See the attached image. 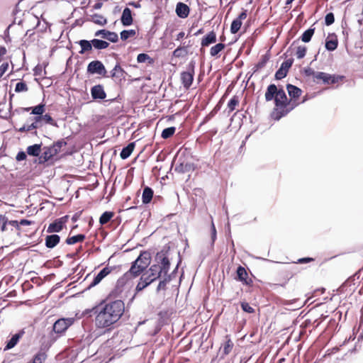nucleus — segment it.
<instances>
[{"instance_id": "nucleus-18", "label": "nucleus", "mask_w": 363, "mask_h": 363, "mask_svg": "<svg viewBox=\"0 0 363 363\" xmlns=\"http://www.w3.org/2000/svg\"><path fill=\"white\" fill-rule=\"evenodd\" d=\"M179 163L175 167V172L179 173H185L194 171V164L191 162H185L184 161H181L179 159Z\"/></svg>"}, {"instance_id": "nucleus-58", "label": "nucleus", "mask_w": 363, "mask_h": 363, "mask_svg": "<svg viewBox=\"0 0 363 363\" xmlns=\"http://www.w3.org/2000/svg\"><path fill=\"white\" fill-rule=\"evenodd\" d=\"M7 227L9 228V230H13V228H16V230H19V223L18 220H9L7 218Z\"/></svg>"}, {"instance_id": "nucleus-26", "label": "nucleus", "mask_w": 363, "mask_h": 363, "mask_svg": "<svg viewBox=\"0 0 363 363\" xmlns=\"http://www.w3.org/2000/svg\"><path fill=\"white\" fill-rule=\"evenodd\" d=\"M216 42V34L212 30L206 35L201 40V45L202 47H208L211 44Z\"/></svg>"}, {"instance_id": "nucleus-50", "label": "nucleus", "mask_w": 363, "mask_h": 363, "mask_svg": "<svg viewBox=\"0 0 363 363\" xmlns=\"http://www.w3.org/2000/svg\"><path fill=\"white\" fill-rule=\"evenodd\" d=\"M242 22L240 21L238 19H234L232 23H231V26H230V33L232 34H235L237 33L239 30L240 29L241 26H242Z\"/></svg>"}, {"instance_id": "nucleus-5", "label": "nucleus", "mask_w": 363, "mask_h": 363, "mask_svg": "<svg viewBox=\"0 0 363 363\" xmlns=\"http://www.w3.org/2000/svg\"><path fill=\"white\" fill-rule=\"evenodd\" d=\"M143 271L140 269L138 262L133 261L131 263L130 268L116 282V288L119 289L126 284L130 280L140 276Z\"/></svg>"}, {"instance_id": "nucleus-61", "label": "nucleus", "mask_w": 363, "mask_h": 363, "mask_svg": "<svg viewBox=\"0 0 363 363\" xmlns=\"http://www.w3.org/2000/svg\"><path fill=\"white\" fill-rule=\"evenodd\" d=\"M241 308L242 309L248 313H253L255 312V309L250 306V304L247 302H242L241 303Z\"/></svg>"}, {"instance_id": "nucleus-35", "label": "nucleus", "mask_w": 363, "mask_h": 363, "mask_svg": "<svg viewBox=\"0 0 363 363\" xmlns=\"http://www.w3.org/2000/svg\"><path fill=\"white\" fill-rule=\"evenodd\" d=\"M46 359L47 354L45 352L40 350L33 356L32 360L27 363H43Z\"/></svg>"}, {"instance_id": "nucleus-3", "label": "nucleus", "mask_w": 363, "mask_h": 363, "mask_svg": "<svg viewBox=\"0 0 363 363\" xmlns=\"http://www.w3.org/2000/svg\"><path fill=\"white\" fill-rule=\"evenodd\" d=\"M169 251L170 247L167 245H164L162 249L157 252L155 261L157 264H154L152 266L157 267V274L162 277V274H169L168 272L170 269V260H169Z\"/></svg>"}, {"instance_id": "nucleus-20", "label": "nucleus", "mask_w": 363, "mask_h": 363, "mask_svg": "<svg viewBox=\"0 0 363 363\" xmlns=\"http://www.w3.org/2000/svg\"><path fill=\"white\" fill-rule=\"evenodd\" d=\"M176 13L181 18H186L190 11V9L188 5L182 2H178L176 5Z\"/></svg>"}, {"instance_id": "nucleus-22", "label": "nucleus", "mask_w": 363, "mask_h": 363, "mask_svg": "<svg viewBox=\"0 0 363 363\" xmlns=\"http://www.w3.org/2000/svg\"><path fill=\"white\" fill-rule=\"evenodd\" d=\"M338 45V40L337 35L335 33L329 35L325 40V49L328 51H334L337 49Z\"/></svg>"}, {"instance_id": "nucleus-16", "label": "nucleus", "mask_w": 363, "mask_h": 363, "mask_svg": "<svg viewBox=\"0 0 363 363\" xmlns=\"http://www.w3.org/2000/svg\"><path fill=\"white\" fill-rule=\"evenodd\" d=\"M121 22L123 26H129L133 23L132 11L128 7L123 9L121 16Z\"/></svg>"}, {"instance_id": "nucleus-25", "label": "nucleus", "mask_w": 363, "mask_h": 363, "mask_svg": "<svg viewBox=\"0 0 363 363\" xmlns=\"http://www.w3.org/2000/svg\"><path fill=\"white\" fill-rule=\"evenodd\" d=\"M287 107H276L274 108V111L272 113V117L276 120L279 121L282 117L285 116L288 114V113L293 108L287 109Z\"/></svg>"}, {"instance_id": "nucleus-59", "label": "nucleus", "mask_w": 363, "mask_h": 363, "mask_svg": "<svg viewBox=\"0 0 363 363\" xmlns=\"http://www.w3.org/2000/svg\"><path fill=\"white\" fill-rule=\"evenodd\" d=\"M334 21H335V16H334L333 13H332V12L328 13L325 17V25L330 26L334 23Z\"/></svg>"}, {"instance_id": "nucleus-54", "label": "nucleus", "mask_w": 363, "mask_h": 363, "mask_svg": "<svg viewBox=\"0 0 363 363\" xmlns=\"http://www.w3.org/2000/svg\"><path fill=\"white\" fill-rule=\"evenodd\" d=\"M28 88L26 83L23 81L16 83V86H15V91L17 93L26 91H28Z\"/></svg>"}, {"instance_id": "nucleus-64", "label": "nucleus", "mask_w": 363, "mask_h": 363, "mask_svg": "<svg viewBox=\"0 0 363 363\" xmlns=\"http://www.w3.org/2000/svg\"><path fill=\"white\" fill-rule=\"evenodd\" d=\"M45 147L46 150H48L52 157H53L54 156L57 155L59 153V151L53 146V145Z\"/></svg>"}, {"instance_id": "nucleus-12", "label": "nucleus", "mask_w": 363, "mask_h": 363, "mask_svg": "<svg viewBox=\"0 0 363 363\" xmlns=\"http://www.w3.org/2000/svg\"><path fill=\"white\" fill-rule=\"evenodd\" d=\"M94 35L96 37L101 36L103 38H105L111 43H117L118 41V35L116 33L109 31L105 29H101L97 30L95 33Z\"/></svg>"}, {"instance_id": "nucleus-2", "label": "nucleus", "mask_w": 363, "mask_h": 363, "mask_svg": "<svg viewBox=\"0 0 363 363\" xmlns=\"http://www.w3.org/2000/svg\"><path fill=\"white\" fill-rule=\"evenodd\" d=\"M74 322V318H62L57 320L54 323L52 329L49 333V345H52L60 336L63 335Z\"/></svg>"}, {"instance_id": "nucleus-48", "label": "nucleus", "mask_w": 363, "mask_h": 363, "mask_svg": "<svg viewBox=\"0 0 363 363\" xmlns=\"http://www.w3.org/2000/svg\"><path fill=\"white\" fill-rule=\"evenodd\" d=\"M135 34H136V31L133 29L123 30L121 32L120 36H121V39L122 40L125 41V40H128L129 38L135 36Z\"/></svg>"}, {"instance_id": "nucleus-31", "label": "nucleus", "mask_w": 363, "mask_h": 363, "mask_svg": "<svg viewBox=\"0 0 363 363\" xmlns=\"http://www.w3.org/2000/svg\"><path fill=\"white\" fill-rule=\"evenodd\" d=\"M135 148V142L130 143L128 145L123 147L121 153L120 157L123 160H125L128 158L130 155L132 154L133 150Z\"/></svg>"}, {"instance_id": "nucleus-21", "label": "nucleus", "mask_w": 363, "mask_h": 363, "mask_svg": "<svg viewBox=\"0 0 363 363\" xmlns=\"http://www.w3.org/2000/svg\"><path fill=\"white\" fill-rule=\"evenodd\" d=\"M33 122L30 125H23L21 128H20L18 131L21 133L28 132L33 130H36L37 128L42 126V124H40V117H33L30 118Z\"/></svg>"}, {"instance_id": "nucleus-32", "label": "nucleus", "mask_w": 363, "mask_h": 363, "mask_svg": "<svg viewBox=\"0 0 363 363\" xmlns=\"http://www.w3.org/2000/svg\"><path fill=\"white\" fill-rule=\"evenodd\" d=\"M64 227L61 225L57 218L55 219L52 223H50L47 228V233H59L60 232Z\"/></svg>"}, {"instance_id": "nucleus-29", "label": "nucleus", "mask_w": 363, "mask_h": 363, "mask_svg": "<svg viewBox=\"0 0 363 363\" xmlns=\"http://www.w3.org/2000/svg\"><path fill=\"white\" fill-rule=\"evenodd\" d=\"M286 89L289 95L292 99H298L302 93V91L300 88L291 84H286Z\"/></svg>"}, {"instance_id": "nucleus-17", "label": "nucleus", "mask_w": 363, "mask_h": 363, "mask_svg": "<svg viewBox=\"0 0 363 363\" xmlns=\"http://www.w3.org/2000/svg\"><path fill=\"white\" fill-rule=\"evenodd\" d=\"M91 94L93 99H104L106 96V94L104 91V86L101 84H97L91 87Z\"/></svg>"}, {"instance_id": "nucleus-13", "label": "nucleus", "mask_w": 363, "mask_h": 363, "mask_svg": "<svg viewBox=\"0 0 363 363\" xmlns=\"http://www.w3.org/2000/svg\"><path fill=\"white\" fill-rule=\"evenodd\" d=\"M289 104L286 94L282 87L279 89L277 97L274 101L276 107H287Z\"/></svg>"}, {"instance_id": "nucleus-57", "label": "nucleus", "mask_w": 363, "mask_h": 363, "mask_svg": "<svg viewBox=\"0 0 363 363\" xmlns=\"http://www.w3.org/2000/svg\"><path fill=\"white\" fill-rule=\"evenodd\" d=\"M307 48L306 46H298L296 50V57L298 59H302L306 56Z\"/></svg>"}, {"instance_id": "nucleus-30", "label": "nucleus", "mask_w": 363, "mask_h": 363, "mask_svg": "<svg viewBox=\"0 0 363 363\" xmlns=\"http://www.w3.org/2000/svg\"><path fill=\"white\" fill-rule=\"evenodd\" d=\"M154 191L152 188L149 186H145L143 189V195H142V201L144 204H147L150 203L152 199Z\"/></svg>"}, {"instance_id": "nucleus-39", "label": "nucleus", "mask_w": 363, "mask_h": 363, "mask_svg": "<svg viewBox=\"0 0 363 363\" xmlns=\"http://www.w3.org/2000/svg\"><path fill=\"white\" fill-rule=\"evenodd\" d=\"M39 117H40V124H42V125H43V122H44L45 124H50L52 126L58 127L57 122L55 121H54V119L52 118V116L50 114L46 113V114L42 115L41 116H39Z\"/></svg>"}, {"instance_id": "nucleus-4", "label": "nucleus", "mask_w": 363, "mask_h": 363, "mask_svg": "<svg viewBox=\"0 0 363 363\" xmlns=\"http://www.w3.org/2000/svg\"><path fill=\"white\" fill-rule=\"evenodd\" d=\"M157 267L151 266L145 272L142 273L140 281L135 287V293L143 291L155 281L159 279L161 276L157 274Z\"/></svg>"}, {"instance_id": "nucleus-23", "label": "nucleus", "mask_w": 363, "mask_h": 363, "mask_svg": "<svg viewBox=\"0 0 363 363\" xmlns=\"http://www.w3.org/2000/svg\"><path fill=\"white\" fill-rule=\"evenodd\" d=\"M24 334V330H21L15 335H13L9 340L7 341L4 347V350H9L13 348L18 342L19 340Z\"/></svg>"}, {"instance_id": "nucleus-53", "label": "nucleus", "mask_w": 363, "mask_h": 363, "mask_svg": "<svg viewBox=\"0 0 363 363\" xmlns=\"http://www.w3.org/2000/svg\"><path fill=\"white\" fill-rule=\"evenodd\" d=\"M218 108L215 107L208 115H206L203 119L202 122L200 123V126L208 122L216 114L218 111Z\"/></svg>"}, {"instance_id": "nucleus-55", "label": "nucleus", "mask_w": 363, "mask_h": 363, "mask_svg": "<svg viewBox=\"0 0 363 363\" xmlns=\"http://www.w3.org/2000/svg\"><path fill=\"white\" fill-rule=\"evenodd\" d=\"M297 303H298V304L296 305L297 309H298L303 306V303L299 301V299H296V298L292 299V300H284L282 301V305L286 306H289L292 304Z\"/></svg>"}, {"instance_id": "nucleus-56", "label": "nucleus", "mask_w": 363, "mask_h": 363, "mask_svg": "<svg viewBox=\"0 0 363 363\" xmlns=\"http://www.w3.org/2000/svg\"><path fill=\"white\" fill-rule=\"evenodd\" d=\"M233 347V343L232 342V341L229 339L228 340H227L224 345V347H223V355H227L228 354L232 348Z\"/></svg>"}, {"instance_id": "nucleus-37", "label": "nucleus", "mask_w": 363, "mask_h": 363, "mask_svg": "<svg viewBox=\"0 0 363 363\" xmlns=\"http://www.w3.org/2000/svg\"><path fill=\"white\" fill-rule=\"evenodd\" d=\"M86 238V236L84 234H77L76 235H73L72 237H69L66 239L65 242L67 245H74L77 242H83Z\"/></svg>"}, {"instance_id": "nucleus-38", "label": "nucleus", "mask_w": 363, "mask_h": 363, "mask_svg": "<svg viewBox=\"0 0 363 363\" xmlns=\"http://www.w3.org/2000/svg\"><path fill=\"white\" fill-rule=\"evenodd\" d=\"M314 33H315V28H313V26H312L311 28H309L308 29H307L306 30H305L303 32V33L300 37V39L303 43H309L311 41Z\"/></svg>"}, {"instance_id": "nucleus-43", "label": "nucleus", "mask_w": 363, "mask_h": 363, "mask_svg": "<svg viewBox=\"0 0 363 363\" xmlns=\"http://www.w3.org/2000/svg\"><path fill=\"white\" fill-rule=\"evenodd\" d=\"M113 216L114 213L112 211L104 212L99 218L100 224L101 225L106 224L108 222L111 220Z\"/></svg>"}, {"instance_id": "nucleus-8", "label": "nucleus", "mask_w": 363, "mask_h": 363, "mask_svg": "<svg viewBox=\"0 0 363 363\" xmlns=\"http://www.w3.org/2000/svg\"><path fill=\"white\" fill-rule=\"evenodd\" d=\"M87 72L90 74H97L106 77L107 73L105 66L100 60H94L89 63Z\"/></svg>"}, {"instance_id": "nucleus-46", "label": "nucleus", "mask_w": 363, "mask_h": 363, "mask_svg": "<svg viewBox=\"0 0 363 363\" xmlns=\"http://www.w3.org/2000/svg\"><path fill=\"white\" fill-rule=\"evenodd\" d=\"M188 52L186 47L179 46L173 51V56L175 57H183L187 55Z\"/></svg>"}, {"instance_id": "nucleus-11", "label": "nucleus", "mask_w": 363, "mask_h": 363, "mask_svg": "<svg viewBox=\"0 0 363 363\" xmlns=\"http://www.w3.org/2000/svg\"><path fill=\"white\" fill-rule=\"evenodd\" d=\"M151 261V254L148 251H143L135 259L138 262L140 269L144 272L150 265Z\"/></svg>"}, {"instance_id": "nucleus-28", "label": "nucleus", "mask_w": 363, "mask_h": 363, "mask_svg": "<svg viewBox=\"0 0 363 363\" xmlns=\"http://www.w3.org/2000/svg\"><path fill=\"white\" fill-rule=\"evenodd\" d=\"M172 279V274H163V278L160 280V282L156 289L157 293L160 291H165L167 289V284Z\"/></svg>"}, {"instance_id": "nucleus-45", "label": "nucleus", "mask_w": 363, "mask_h": 363, "mask_svg": "<svg viewBox=\"0 0 363 363\" xmlns=\"http://www.w3.org/2000/svg\"><path fill=\"white\" fill-rule=\"evenodd\" d=\"M269 57L268 55L265 54V55H262L261 59L259 60V61L255 65V72L264 67L266 64L269 61Z\"/></svg>"}, {"instance_id": "nucleus-63", "label": "nucleus", "mask_w": 363, "mask_h": 363, "mask_svg": "<svg viewBox=\"0 0 363 363\" xmlns=\"http://www.w3.org/2000/svg\"><path fill=\"white\" fill-rule=\"evenodd\" d=\"M211 245H214V242L217 238V233L214 223L212 222L211 228Z\"/></svg>"}, {"instance_id": "nucleus-36", "label": "nucleus", "mask_w": 363, "mask_h": 363, "mask_svg": "<svg viewBox=\"0 0 363 363\" xmlns=\"http://www.w3.org/2000/svg\"><path fill=\"white\" fill-rule=\"evenodd\" d=\"M42 150H43V152H41V154H40V155L38 157V163L39 164H43L45 162H49L52 158L51 157V155H50L49 152L48 151V150H46L45 147H44L42 149Z\"/></svg>"}, {"instance_id": "nucleus-19", "label": "nucleus", "mask_w": 363, "mask_h": 363, "mask_svg": "<svg viewBox=\"0 0 363 363\" xmlns=\"http://www.w3.org/2000/svg\"><path fill=\"white\" fill-rule=\"evenodd\" d=\"M279 89V88H278L274 84H269L267 86L264 94L266 101H271L272 100L275 101Z\"/></svg>"}, {"instance_id": "nucleus-15", "label": "nucleus", "mask_w": 363, "mask_h": 363, "mask_svg": "<svg viewBox=\"0 0 363 363\" xmlns=\"http://www.w3.org/2000/svg\"><path fill=\"white\" fill-rule=\"evenodd\" d=\"M111 272V269L108 267H106L104 268H103L93 279L92 281L91 282V284L89 285L88 288L87 289H91L95 286H96L98 284H99L101 280L106 277L108 274H110V272Z\"/></svg>"}, {"instance_id": "nucleus-49", "label": "nucleus", "mask_w": 363, "mask_h": 363, "mask_svg": "<svg viewBox=\"0 0 363 363\" xmlns=\"http://www.w3.org/2000/svg\"><path fill=\"white\" fill-rule=\"evenodd\" d=\"M137 62L138 63L148 62L153 63V60L146 53H140L137 56Z\"/></svg>"}, {"instance_id": "nucleus-52", "label": "nucleus", "mask_w": 363, "mask_h": 363, "mask_svg": "<svg viewBox=\"0 0 363 363\" xmlns=\"http://www.w3.org/2000/svg\"><path fill=\"white\" fill-rule=\"evenodd\" d=\"M239 104V99L237 96H233L228 103V108L230 112L233 111L235 109L236 106Z\"/></svg>"}, {"instance_id": "nucleus-40", "label": "nucleus", "mask_w": 363, "mask_h": 363, "mask_svg": "<svg viewBox=\"0 0 363 363\" xmlns=\"http://www.w3.org/2000/svg\"><path fill=\"white\" fill-rule=\"evenodd\" d=\"M91 18V21L96 25L103 26L107 23V19L101 14L94 13Z\"/></svg>"}, {"instance_id": "nucleus-9", "label": "nucleus", "mask_w": 363, "mask_h": 363, "mask_svg": "<svg viewBox=\"0 0 363 363\" xmlns=\"http://www.w3.org/2000/svg\"><path fill=\"white\" fill-rule=\"evenodd\" d=\"M294 63V59L289 58L285 61H284L281 67L279 68V69L276 72L274 77L277 80H281L284 79L289 72V69L291 68Z\"/></svg>"}, {"instance_id": "nucleus-34", "label": "nucleus", "mask_w": 363, "mask_h": 363, "mask_svg": "<svg viewBox=\"0 0 363 363\" xmlns=\"http://www.w3.org/2000/svg\"><path fill=\"white\" fill-rule=\"evenodd\" d=\"M91 42L93 44V48L96 50H104L109 46V43L107 41L98 38H94Z\"/></svg>"}, {"instance_id": "nucleus-14", "label": "nucleus", "mask_w": 363, "mask_h": 363, "mask_svg": "<svg viewBox=\"0 0 363 363\" xmlns=\"http://www.w3.org/2000/svg\"><path fill=\"white\" fill-rule=\"evenodd\" d=\"M247 277H248V274L246 271V269H245V267H242V266H239L238 268H237V270H236V279L237 280L242 282L243 284H245L247 286H250L252 284V281L251 279H247Z\"/></svg>"}, {"instance_id": "nucleus-1", "label": "nucleus", "mask_w": 363, "mask_h": 363, "mask_svg": "<svg viewBox=\"0 0 363 363\" xmlns=\"http://www.w3.org/2000/svg\"><path fill=\"white\" fill-rule=\"evenodd\" d=\"M125 306L121 300L101 303L82 312L83 316L91 317L95 315V324L99 328H108L116 323L124 313Z\"/></svg>"}, {"instance_id": "nucleus-27", "label": "nucleus", "mask_w": 363, "mask_h": 363, "mask_svg": "<svg viewBox=\"0 0 363 363\" xmlns=\"http://www.w3.org/2000/svg\"><path fill=\"white\" fill-rule=\"evenodd\" d=\"M42 143L30 145L26 149V153L29 156L39 157L42 152Z\"/></svg>"}, {"instance_id": "nucleus-33", "label": "nucleus", "mask_w": 363, "mask_h": 363, "mask_svg": "<svg viewBox=\"0 0 363 363\" xmlns=\"http://www.w3.org/2000/svg\"><path fill=\"white\" fill-rule=\"evenodd\" d=\"M78 43L81 47V50L79 52V53L81 55H83L86 52L91 51L92 50L93 44L91 40H80Z\"/></svg>"}, {"instance_id": "nucleus-41", "label": "nucleus", "mask_w": 363, "mask_h": 363, "mask_svg": "<svg viewBox=\"0 0 363 363\" xmlns=\"http://www.w3.org/2000/svg\"><path fill=\"white\" fill-rule=\"evenodd\" d=\"M45 111V104L40 103L37 106H32V111L30 114L35 115V116H41Z\"/></svg>"}, {"instance_id": "nucleus-44", "label": "nucleus", "mask_w": 363, "mask_h": 363, "mask_svg": "<svg viewBox=\"0 0 363 363\" xmlns=\"http://www.w3.org/2000/svg\"><path fill=\"white\" fill-rule=\"evenodd\" d=\"M225 48V45L223 43H218L213 46L210 50V54L212 57H216Z\"/></svg>"}, {"instance_id": "nucleus-42", "label": "nucleus", "mask_w": 363, "mask_h": 363, "mask_svg": "<svg viewBox=\"0 0 363 363\" xmlns=\"http://www.w3.org/2000/svg\"><path fill=\"white\" fill-rule=\"evenodd\" d=\"M21 13H22V11H21V10L19 9L18 4H16L13 11V15L14 16L13 21L11 24H10L8 26L6 30H9L13 24L21 25V23L23 22L22 19H19V20L18 19V15L21 14Z\"/></svg>"}, {"instance_id": "nucleus-7", "label": "nucleus", "mask_w": 363, "mask_h": 363, "mask_svg": "<svg viewBox=\"0 0 363 363\" xmlns=\"http://www.w3.org/2000/svg\"><path fill=\"white\" fill-rule=\"evenodd\" d=\"M195 62L191 60L188 66L187 70L181 73V81L184 87L189 89L194 81Z\"/></svg>"}, {"instance_id": "nucleus-62", "label": "nucleus", "mask_w": 363, "mask_h": 363, "mask_svg": "<svg viewBox=\"0 0 363 363\" xmlns=\"http://www.w3.org/2000/svg\"><path fill=\"white\" fill-rule=\"evenodd\" d=\"M67 144V142L64 139H61L55 142L52 145L56 149H57V150L60 152L61 151L62 147L66 146Z\"/></svg>"}, {"instance_id": "nucleus-10", "label": "nucleus", "mask_w": 363, "mask_h": 363, "mask_svg": "<svg viewBox=\"0 0 363 363\" xmlns=\"http://www.w3.org/2000/svg\"><path fill=\"white\" fill-rule=\"evenodd\" d=\"M126 75L127 72L121 67L119 63H116L111 72V77L115 79L119 84L125 80Z\"/></svg>"}, {"instance_id": "nucleus-6", "label": "nucleus", "mask_w": 363, "mask_h": 363, "mask_svg": "<svg viewBox=\"0 0 363 363\" xmlns=\"http://www.w3.org/2000/svg\"><path fill=\"white\" fill-rule=\"evenodd\" d=\"M343 76L330 74L323 72H318L315 74L314 82L319 84L320 82L324 84L330 85L338 83L343 79Z\"/></svg>"}, {"instance_id": "nucleus-60", "label": "nucleus", "mask_w": 363, "mask_h": 363, "mask_svg": "<svg viewBox=\"0 0 363 363\" xmlns=\"http://www.w3.org/2000/svg\"><path fill=\"white\" fill-rule=\"evenodd\" d=\"M45 69V65L44 67H43V65L38 64L33 69V74L35 76H41L42 73H43V70ZM44 72H45V74L46 73L45 70H44Z\"/></svg>"}, {"instance_id": "nucleus-47", "label": "nucleus", "mask_w": 363, "mask_h": 363, "mask_svg": "<svg viewBox=\"0 0 363 363\" xmlns=\"http://www.w3.org/2000/svg\"><path fill=\"white\" fill-rule=\"evenodd\" d=\"M175 131H176L175 127L172 126V127L166 128L162 130L161 137L164 139H168V138H171L174 134Z\"/></svg>"}, {"instance_id": "nucleus-24", "label": "nucleus", "mask_w": 363, "mask_h": 363, "mask_svg": "<svg viewBox=\"0 0 363 363\" xmlns=\"http://www.w3.org/2000/svg\"><path fill=\"white\" fill-rule=\"evenodd\" d=\"M60 241V236L57 234H52L47 235L45 239V245L46 247L52 249L55 246L57 245V244Z\"/></svg>"}, {"instance_id": "nucleus-51", "label": "nucleus", "mask_w": 363, "mask_h": 363, "mask_svg": "<svg viewBox=\"0 0 363 363\" xmlns=\"http://www.w3.org/2000/svg\"><path fill=\"white\" fill-rule=\"evenodd\" d=\"M7 216L4 214H0V232L4 233L9 230L7 227Z\"/></svg>"}]
</instances>
